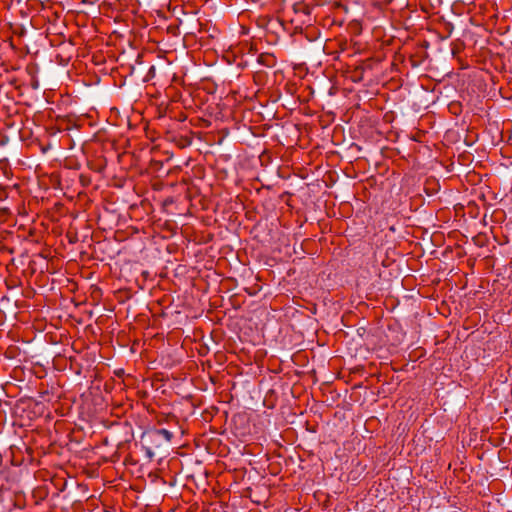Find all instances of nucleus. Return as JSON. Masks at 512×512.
Segmentation results:
<instances>
[{"label":"nucleus","mask_w":512,"mask_h":512,"mask_svg":"<svg viewBox=\"0 0 512 512\" xmlns=\"http://www.w3.org/2000/svg\"><path fill=\"white\" fill-rule=\"evenodd\" d=\"M155 434H156L157 436L162 437V438H163L165 441H167V442H170V441L172 440V438H173V433H172V432H170V431H169V430H167V429H164V428H162V429H157V430L155 431Z\"/></svg>","instance_id":"f257e3e1"}]
</instances>
